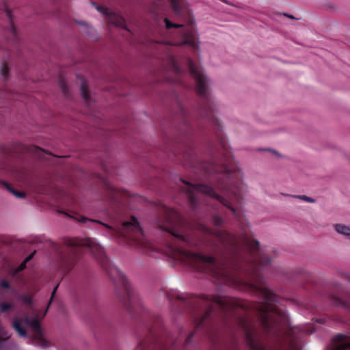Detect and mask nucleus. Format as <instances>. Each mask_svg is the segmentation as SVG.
<instances>
[{
    "instance_id": "1",
    "label": "nucleus",
    "mask_w": 350,
    "mask_h": 350,
    "mask_svg": "<svg viewBox=\"0 0 350 350\" xmlns=\"http://www.w3.org/2000/svg\"><path fill=\"white\" fill-rule=\"evenodd\" d=\"M217 173L221 174L217 179V189L220 194L215 192L211 187L205 185H192L189 182L181 180L185 187L183 188L191 203H195L196 195L202 193L213 198L224 206L229 208L233 215H236V210L232 206V202H239L240 198L245 192L246 186L242 181V174L239 170H232L222 162L221 166L214 167Z\"/></svg>"
},
{
    "instance_id": "2",
    "label": "nucleus",
    "mask_w": 350,
    "mask_h": 350,
    "mask_svg": "<svg viewBox=\"0 0 350 350\" xmlns=\"http://www.w3.org/2000/svg\"><path fill=\"white\" fill-rule=\"evenodd\" d=\"M232 282L235 285L249 288L262 298V302L257 306V310L265 329L275 333L289 326L287 315L275 304L277 298L275 294L261 283L260 279H254L252 282L233 279Z\"/></svg>"
},
{
    "instance_id": "3",
    "label": "nucleus",
    "mask_w": 350,
    "mask_h": 350,
    "mask_svg": "<svg viewBox=\"0 0 350 350\" xmlns=\"http://www.w3.org/2000/svg\"><path fill=\"white\" fill-rule=\"evenodd\" d=\"M79 221L83 223L86 221L96 222L103 225L106 228L112 230L116 235L127 237L129 244L142 252H147L151 247L150 243L145 239L139 223L135 217H132L129 221L124 222L120 226L116 227H111L98 221L90 220L83 217Z\"/></svg>"
},
{
    "instance_id": "4",
    "label": "nucleus",
    "mask_w": 350,
    "mask_h": 350,
    "mask_svg": "<svg viewBox=\"0 0 350 350\" xmlns=\"http://www.w3.org/2000/svg\"><path fill=\"white\" fill-rule=\"evenodd\" d=\"M163 252L176 260L193 265V262L205 264L206 269L215 277L226 276L225 272L222 270V266L219 262H217L213 257L204 256L200 254L189 252L183 248L182 245L176 247L168 245Z\"/></svg>"
},
{
    "instance_id": "5",
    "label": "nucleus",
    "mask_w": 350,
    "mask_h": 350,
    "mask_svg": "<svg viewBox=\"0 0 350 350\" xmlns=\"http://www.w3.org/2000/svg\"><path fill=\"white\" fill-rule=\"evenodd\" d=\"M189 72L195 78L196 90L198 94L202 97H206L208 94L209 80L204 74L201 67L196 65L191 59L188 60Z\"/></svg>"
},
{
    "instance_id": "6",
    "label": "nucleus",
    "mask_w": 350,
    "mask_h": 350,
    "mask_svg": "<svg viewBox=\"0 0 350 350\" xmlns=\"http://www.w3.org/2000/svg\"><path fill=\"white\" fill-rule=\"evenodd\" d=\"M165 26L167 29L171 27L181 28L179 31V33L183 38V40L178 42H165V44L175 45V46H183L189 45L191 47L198 49V38L195 36V33H192L187 29L183 27L181 24L172 23L167 18H165Z\"/></svg>"
},
{
    "instance_id": "7",
    "label": "nucleus",
    "mask_w": 350,
    "mask_h": 350,
    "mask_svg": "<svg viewBox=\"0 0 350 350\" xmlns=\"http://www.w3.org/2000/svg\"><path fill=\"white\" fill-rule=\"evenodd\" d=\"M24 321L25 324L31 329L33 343L42 348L48 347L49 343L44 338L43 332L39 325L37 315L32 317H27Z\"/></svg>"
},
{
    "instance_id": "8",
    "label": "nucleus",
    "mask_w": 350,
    "mask_h": 350,
    "mask_svg": "<svg viewBox=\"0 0 350 350\" xmlns=\"http://www.w3.org/2000/svg\"><path fill=\"white\" fill-rule=\"evenodd\" d=\"M165 214L167 224L161 225L160 228L172 233L181 243L191 245L192 243L189 237L178 234L172 230L171 226L173 224L174 219L178 217V213L174 209L165 208Z\"/></svg>"
},
{
    "instance_id": "9",
    "label": "nucleus",
    "mask_w": 350,
    "mask_h": 350,
    "mask_svg": "<svg viewBox=\"0 0 350 350\" xmlns=\"http://www.w3.org/2000/svg\"><path fill=\"white\" fill-rule=\"evenodd\" d=\"M69 246H82L88 247L92 254L101 258L103 254V247L98 244L94 239H72L68 241Z\"/></svg>"
},
{
    "instance_id": "10",
    "label": "nucleus",
    "mask_w": 350,
    "mask_h": 350,
    "mask_svg": "<svg viewBox=\"0 0 350 350\" xmlns=\"http://www.w3.org/2000/svg\"><path fill=\"white\" fill-rule=\"evenodd\" d=\"M93 5H95L96 9L99 12L102 13L106 17L109 23L112 24L118 27L127 29L125 25L124 19L120 14L108 9L107 8L98 6L94 3Z\"/></svg>"
},
{
    "instance_id": "11",
    "label": "nucleus",
    "mask_w": 350,
    "mask_h": 350,
    "mask_svg": "<svg viewBox=\"0 0 350 350\" xmlns=\"http://www.w3.org/2000/svg\"><path fill=\"white\" fill-rule=\"evenodd\" d=\"M205 303L212 308L213 305H217L223 309H230L232 307L233 301L226 297L221 296H205L204 297Z\"/></svg>"
},
{
    "instance_id": "12",
    "label": "nucleus",
    "mask_w": 350,
    "mask_h": 350,
    "mask_svg": "<svg viewBox=\"0 0 350 350\" xmlns=\"http://www.w3.org/2000/svg\"><path fill=\"white\" fill-rule=\"evenodd\" d=\"M314 330L309 331L303 327H296L292 328L288 333V342L290 345V350H299V345L295 340V336L298 332H310L312 333Z\"/></svg>"
},
{
    "instance_id": "13",
    "label": "nucleus",
    "mask_w": 350,
    "mask_h": 350,
    "mask_svg": "<svg viewBox=\"0 0 350 350\" xmlns=\"http://www.w3.org/2000/svg\"><path fill=\"white\" fill-rule=\"evenodd\" d=\"M335 340L338 343L334 347L333 350H350V338L339 334L336 336Z\"/></svg>"
},
{
    "instance_id": "14",
    "label": "nucleus",
    "mask_w": 350,
    "mask_h": 350,
    "mask_svg": "<svg viewBox=\"0 0 350 350\" xmlns=\"http://www.w3.org/2000/svg\"><path fill=\"white\" fill-rule=\"evenodd\" d=\"M334 229L340 234L350 239V227L349 226L345 225V224H337L334 225Z\"/></svg>"
},
{
    "instance_id": "15",
    "label": "nucleus",
    "mask_w": 350,
    "mask_h": 350,
    "mask_svg": "<svg viewBox=\"0 0 350 350\" xmlns=\"http://www.w3.org/2000/svg\"><path fill=\"white\" fill-rule=\"evenodd\" d=\"M21 322L22 321L18 318H14L12 321V327L20 336L26 337L27 332L26 330L22 327Z\"/></svg>"
},
{
    "instance_id": "16",
    "label": "nucleus",
    "mask_w": 350,
    "mask_h": 350,
    "mask_svg": "<svg viewBox=\"0 0 350 350\" xmlns=\"http://www.w3.org/2000/svg\"><path fill=\"white\" fill-rule=\"evenodd\" d=\"M80 90L83 98L87 103H88L91 100V97L88 88L87 83L83 79H81V81Z\"/></svg>"
},
{
    "instance_id": "17",
    "label": "nucleus",
    "mask_w": 350,
    "mask_h": 350,
    "mask_svg": "<svg viewBox=\"0 0 350 350\" xmlns=\"http://www.w3.org/2000/svg\"><path fill=\"white\" fill-rule=\"evenodd\" d=\"M33 253L28 256L27 258H25L24 261L17 268L12 270V274L13 275H16L18 272L23 270L25 268L26 263L33 258Z\"/></svg>"
},
{
    "instance_id": "18",
    "label": "nucleus",
    "mask_w": 350,
    "mask_h": 350,
    "mask_svg": "<svg viewBox=\"0 0 350 350\" xmlns=\"http://www.w3.org/2000/svg\"><path fill=\"white\" fill-rule=\"evenodd\" d=\"M226 241L235 243V244H245L247 245L248 241L247 240H243V241H238L236 237H234L233 235L231 234H226ZM224 241H226L225 238H224Z\"/></svg>"
},
{
    "instance_id": "19",
    "label": "nucleus",
    "mask_w": 350,
    "mask_h": 350,
    "mask_svg": "<svg viewBox=\"0 0 350 350\" xmlns=\"http://www.w3.org/2000/svg\"><path fill=\"white\" fill-rule=\"evenodd\" d=\"M14 304L12 303H5V302H1L0 303V310L2 312H5L8 310L13 308Z\"/></svg>"
},
{
    "instance_id": "20",
    "label": "nucleus",
    "mask_w": 350,
    "mask_h": 350,
    "mask_svg": "<svg viewBox=\"0 0 350 350\" xmlns=\"http://www.w3.org/2000/svg\"><path fill=\"white\" fill-rule=\"evenodd\" d=\"M180 1L181 0H171L172 8L176 13H179L180 11Z\"/></svg>"
},
{
    "instance_id": "21",
    "label": "nucleus",
    "mask_w": 350,
    "mask_h": 350,
    "mask_svg": "<svg viewBox=\"0 0 350 350\" xmlns=\"http://www.w3.org/2000/svg\"><path fill=\"white\" fill-rule=\"evenodd\" d=\"M293 198H299V199H301L305 202H310V203H314L315 202V200L312 198H310V197H308L306 196H293Z\"/></svg>"
},
{
    "instance_id": "22",
    "label": "nucleus",
    "mask_w": 350,
    "mask_h": 350,
    "mask_svg": "<svg viewBox=\"0 0 350 350\" xmlns=\"http://www.w3.org/2000/svg\"><path fill=\"white\" fill-rule=\"evenodd\" d=\"M250 346L253 350H265L261 345L257 344L253 339H250Z\"/></svg>"
},
{
    "instance_id": "23",
    "label": "nucleus",
    "mask_w": 350,
    "mask_h": 350,
    "mask_svg": "<svg viewBox=\"0 0 350 350\" xmlns=\"http://www.w3.org/2000/svg\"><path fill=\"white\" fill-rule=\"evenodd\" d=\"M9 72V68L7 66L3 65L1 68V72L2 76L4 77V79H7V76Z\"/></svg>"
},
{
    "instance_id": "24",
    "label": "nucleus",
    "mask_w": 350,
    "mask_h": 350,
    "mask_svg": "<svg viewBox=\"0 0 350 350\" xmlns=\"http://www.w3.org/2000/svg\"><path fill=\"white\" fill-rule=\"evenodd\" d=\"M59 83V86H60L62 92L64 94H66L67 90H66V83L65 80L63 79H60Z\"/></svg>"
},
{
    "instance_id": "25",
    "label": "nucleus",
    "mask_w": 350,
    "mask_h": 350,
    "mask_svg": "<svg viewBox=\"0 0 350 350\" xmlns=\"http://www.w3.org/2000/svg\"><path fill=\"white\" fill-rule=\"evenodd\" d=\"M172 69H173L174 71L178 72L180 70V68L178 65L177 64L176 62L174 59H172Z\"/></svg>"
},
{
    "instance_id": "26",
    "label": "nucleus",
    "mask_w": 350,
    "mask_h": 350,
    "mask_svg": "<svg viewBox=\"0 0 350 350\" xmlns=\"http://www.w3.org/2000/svg\"><path fill=\"white\" fill-rule=\"evenodd\" d=\"M108 273L111 278H114L115 275L120 274V273L118 269L114 267L111 268L110 271H108Z\"/></svg>"
},
{
    "instance_id": "27",
    "label": "nucleus",
    "mask_w": 350,
    "mask_h": 350,
    "mask_svg": "<svg viewBox=\"0 0 350 350\" xmlns=\"http://www.w3.org/2000/svg\"><path fill=\"white\" fill-rule=\"evenodd\" d=\"M57 287H58V286H56L55 287V288L53 289V291L52 293H51V297L50 301H49V303L48 307H47V308L46 309V310H45V312H44V315H45V314L46 313V311H47V310H48V308H49V306H50V304H51V301H52V299H53V297H54V295H55V293H56V291H57Z\"/></svg>"
},
{
    "instance_id": "28",
    "label": "nucleus",
    "mask_w": 350,
    "mask_h": 350,
    "mask_svg": "<svg viewBox=\"0 0 350 350\" xmlns=\"http://www.w3.org/2000/svg\"><path fill=\"white\" fill-rule=\"evenodd\" d=\"M10 191L17 198H22L25 196L21 192L14 191L12 189H10Z\"/></svg>"
},
{
    "instance_id": "29",
    "label": "nucleus",
    "mask_w": 350,
    "mask_h": 350,
    "mask_svg": "<svg viewBox=\"0 0 350 350\" xmlns=\"http://www.w3.org/2000/svg\"><path fill=\"white\" fill-rule=\"evenodd\" d=\"M213 221L215 225L220 226L222 224V219L219 217V216H215L214 217Z\"/></svg>"
},
{
    "instance_id": "30",
    "label": "nucleus",
    "mask_w": 350,
    "mask_h": 350,
    "mask_svg": "<svg viewBox=\"0 0 350 350\" xmlns=\"http://www.w3.org/2000/svg\"><path fill=\"white\" fill-rule=\"evenodd\" d=\"M0 286L3 288H7L9 287V283L5 280H2L0 282Z\"/></svg>"
},
{
    "instance_id": "31",
    "label": "nucleus",
    "mask_w": 350,
    "mask_h": 350,
    "mask_svg": "<svg viewBox=\"0 0 350 350\" xmlns=\"http://www.w3.org/2000/svg\"><path fill=\"white\" fill-rule=\"evenodd\" d=\"M21 299L27 304H31V298H29L28 297L24 296V297H22Z\"/></svg>"
},
{
    "instance_id": "32",
    "label": "nucleus",
    "mask_w": 350,
    "mask_h": 350,
    "mask_svg": "<svg viewBox=\"0 0 350 350\" xmlns=\"http://www.w3.org/2000/svg\"><path fill=\"white\" fill-rule=\"evenodd\" d=\"M264 261H266L267 263H269L270 259L268 257L264 256V257H262V265H265Z\"/></svg>"
},
{
    "instance_id": "33",
    "label": "nucleus",
    "mask_w": 350,
    "mask_h": 350,
    "mask_svg": "<svg viewBox=\"0 0 350 350\" xmlns=\"http://www.w3.org/2000/svg\"><path fill=\"white\" fill-rule=\"evenodd\" d=\"M109 190L110 191H111V192L116 191V189H115V187L113 186H111V185L109 186Z\"/></svg>"
},
{
    "instance_id": "34",
    "label": "nucleus",
    "mask_w": 350,
    "mask_h": 350,
    "mask_svg": "<svg viewBox=\"0 0 350 350\" xmlns=\"http://www.w3.org/2000/svg\"><path fill=\"white\" fill-rule=\"evenodd\" d=\"M267 150L271 151V152H273V154H275L276 155H278V153L277 152V151H275L274 150L267 149Z\"/></svg>"
},
{
    "instance_id": "35",
    "label": "nucleus",
    "mask_w": 350,
    "mask_h": 350,
    "mask_svg": "<svg viewBox=\"0 0 350 350\" xmlns=\"http://www.w3.org/2000/svg\"><path fill=\"white\" fill-rule=\"evenodd\" d=\"M203 228H204V230L206 232H207V233H210L209 230H208L206 227H203Z\"/></svg>"
},
{
    "instance_id": "36",
    "label": "nucleus",
    "mask_w": 350,
    "mask_h": 350,
    "mask_svg": "<svg viewBox=\"0 0 350 350\" xmlns=\"http://www.w3.org/2000/svg\"><path fill=\"white\" fill-rule=\"evenodd\" d=\"M7 15H8V16H9V17H10V13H9V12H7Z\"/></svg>"
},
{
    "instance_id": "37",
    "label": "nucleus",
    "mask_w": 350,
    "mask_h": 350,
    "mask_svg": "<svg viewBox=\"0 0 350 350\" xmlns=\"http://www.w3.org/2000/svg\"><path fill=\"white\" fill-rule=\"evenodd\" d=\"M223 2L227 3V1L226 0H221Z\"/></svg>"
},
{
    "instance_id": "38",
    "label": "nucleus",
    "mask_w": 350,
    "mask_h": 350,
    "mask_svg": "<svg viewBox=\"0 0 350 350\" xmlns=\"http://www.w3.org/2000/svg\"><path fill=\"white\" fill-rule=\"evenodd\" d=\"M289 18H294V17L293 16H290Z\"/></svg>"
},
{
    "instance_id": "39",
    "label": "nucleus",
    "mask_w": 350,
    "mask_h": 350,
    "mask_svg": "<svg viewBox=\"0 0 350 350\" xmlns=\"http://www.w3.org/2000/svg\"><path fill=\"white\" fill-rule=\"evenodd\" d=\"M256 244L258 245L259 243L258 241H256Z\"/></svg>"
}]
</instances>
